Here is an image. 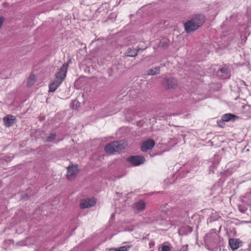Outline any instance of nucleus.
I'll list each match as a JSON object with an SVG mask.
<instances>
[{"label":"nucleus","instance_id":"26","mask_svg":"<svg viewBox=\"0 0 251 251\" xmlns=\"http://www.w3.org/2000/svg\"><path fill=\"white\" fill-rule=\"evenodd\" d=\"M141 49L140 48H138L137 49H136V50H134L135 51H137V53L138 52V51L141 50Z\"/></svg>","mask_w":251,"mask_h":251},{"label":"nucleus","instance_id":"9","mask_svg":"<svg viewBox=\"0 0 251 251\" xmlns=\"http://www.w3.org/2000/svg\"><path fill=\"white\" fill-rule=\"evenodd\" d=\"M16 119L14 116L11 115H8L5 116L3 119V123L6 127H10L12 126L13 124L16 122Z\"/></svg>","mask_w":251,"mask_h":251},{"label":"nucleus","instance_id":"2","mask_svg":"<svg viewBox=\"0 0 251 251\" xmlns=\"http://www.w3.org/2000/svg\"><path fill=\"white\" fill-rule=\"evenodd\" d=\"M127 145V144L125 140L116 141L107 145L104 148V150L107 153H112L125 149Z\"/></svg>","mask_w":251,"mask_h":251},{"label":"nucleus","instance_id":"15","mask_svg":"<svg viewBox=\"0 0 251 251\" xmlns=\"http://www.w3.org/2000/svg\"><path fill=\"white\" fill-rule=\"evenodd\" d=\"M36 81V76L34 74L30 75L27 79V85L29 87L32 86Z\"/></svg>","mask_w":251,"mask_h":251},{"label":"nucleus","instance_id":"5","mask_svg":"<svg viewBox=\"0 0 251 251\" xmlns=\"http://www.w3.org/2000/svg\"><path fill=\"white\" fill-rule=\"evenodd\" d=\"M127 160L134 166H138L143 164L145 158L141 155H133L127 158Z\"/></svg>","mask_w":251,"mask_h":251},{"label":"nucleus","instance_id":"14","mask_svg":"<svg viewBox=\"0 0 251 251\" xmlns=\"http://www.w3.org/2000/svg\"><path fill=\"white\" fill-rule=\"evenodd\" d=\"M160 67H156L153 69H149L147 71V75H155L160 73Z\"/></svg>","mask_w":251,"mask_h":251},{"label":"nucleus","instance_id":"20","mask_svg":"<svg viewBox=\"0 0 251 251\" xmlns=\"http://www.w3.org/2000/svg\"><path fill=\"white\" fill-rule=\"evenodd\" d=\"M161 251H171V248L169 246L162 244Z\"/></svg>","mask_w":251,"mask_h":251},{"label":"nucleus","instance_id":"30","mask_svg":"<svg viewBox=\"0 0 251 251\" xmlns=\"http://www.w3.org/2000/svg\"><path fill=\"white\" fill-rule=\"evenodd\" d=\"M154 245V243H152V244H150V245Z\"/></svg>","mask_w":251,"mask_h":251},{"label":"nucleus","instance_id":"12","mask_svg":"<svg viewBox=\"0 0 251 251\" xmlns=\"http://www.w3.org/2000/svg\"><path fill=\"white\" fill-rule=\"evenodd\" d=\"M61 83V81L54 79L49 85V91L50 92H54Z\"/></svg>","mask_w":251,"mask_h":251},{"label":"nucleus","instance_id":"17","mask_svg":"<svg viewBox=\"0 0 251 251\" xmlns=\"http://www.w3.org/2000/svg\"><path fill=\"white\" fill-rule=\"evenodd\" d=\"M170 41L168 39H164L160 41L159 46L161 48L167 49L169 46Z\"/></svg>","mask_w":251,"mask_h":251},{"label":"nucleus","instance_id":"24","mask_svg":"<svg viewBox=\"0 0 251 251\" xmlns=\"http://www.w3.org/2000/svg\"><path fill=\"white\" fill-rule=\"evenodd\" d=\"M220 71L222 73H226V72H227V69L225 68H222L221 69H220Z\"/></svg>","mask_w":251,"mask_h":251},{"label":"nucleus","instance_id":"10","mask_svg":"<svg viewBox=\"0 0 251 251\" xmlns=\"http://www.w3.org/2000/svg\"><path fill=\"white\" fill-rule=\"evenodd\" d=\"M229 245L230 248L234 250L237 249L239 246L240 244H241V242L238 239L235 238H230L228 240Z\"/></svg>","mask_w":251,"mask_h":251},{"label":"nucleus","instance_id":"27","mask_svg":"<svg viewBox=\"0 0 251 251\" xmlns=\"http://www.w3.org/2000/svg\"><path fill=\"white\" fill-rule=\"evenodd\" d=\"M239 210L242 212V213H244L245 212V211L244 210H243V209H240Z\"/></svg>","mask_w":251,"mask_h":251},{"label":"nucleus","instance_id":"28","mask_svg":"<svg viewBox=\"0 0 251 251\" xmlns=\"http://www.w3.org/2000/svg\"><path fill=\"white\" fill-rule=\"evenodd\" d=\"M73 108H74V109H75V108H76V105H75V104H73Z\"/></svg>","mask_w":251,"mask_h":251},{"label":"nucleus","instance_id":"7","mask_svg":"<svg viewBox=\"0 0 251 251\" xmlns=\"http://www.w3.org/2000/svg\"><path fill=\"white\" fill-rule=\"evenodd\" d=\"M155 145V142L153 140L149 139L144 141L141 146V151L146 152L151 150Z\"/></svg>","mask_w":251,"mask_h":251},{"label":"nucleus","instance_id":"13","mask_svg":"<svg viewBox=\"0 0 251 251\" xmlns=\"http://www.w3.org/2000/svg\"><path fill=\"white\" fill-rule=\"evenodd\" d=\"M238 117L232 114L227 113L223 115L222 120L224 122L234 121Z\"/></svg>","mask_w":251,"mask_h":251},{"label":"nucleus","instance_id":"23","mask_svg":"<svg viewBox=\"0 0 251 251\" xmlns=\"http://www.w3.org/2000/svg\"><path fill=\"white\" fill-rule=\"evenodd\" d=\"M22 199L24 200H26L28 199V195L27 194H25L22 196Z\"/></svg>","mask_w":251,"mask_h":251},{"label":"nucleus","instance_id":"4","mask_svg":"<svg viewBox=\"0 0 251 251\" xmlns=\"http://www.w3.org/2000/svg\"><path fill=\"white\" fill-rule=\"evenodd\" d=\"M68 67V63H64L55 74V79H57L59 81L62 82L66 76V73L67 72Z\"/></svg>","mask_w":251,"mask_h":251},{"label":"nucleus","instance_id":"3","mask_svg":"<svg viewBox=\"0 0 251 251\" xmlns=\"http://www.w3.org/2000/svg\"><path fill=\"white\" fill-rule=\"evenodd\" d=\"M162 84L166 89H175L178 86V81L175 77L166 76L162 79Z\"/></svg>","mask_w":251,"mask_h":251},{"label":"nucleus","instance_id":"22","mask_svg":"<svg viewBox=\"0 0 251 251\" xmlns=\"http://www.w3.org/2000/svg\"><path fill=\"white\" fill-rule=\"evenodd\" d=\"M117 17V15L115 13H111L109 16V18L110 19H114V18H116Z\"/></svg>","mask_w":251,"mask_h":251},{"label":"nucleus","instance_id":"1","mask_svg":"<svg viewBox=\"0 0 251 251\" xmlns=\"http://www.w3.org/2000/svg\"><path fill=\"white\" fill-rule=\"evenodd\" d=\"M204 23V16L197 15L184 24L185 31L189 33L196 30Z\"/></svg>","mask_w":251,"mask_h":251},{"label":"nucleus","instance_id":"31","mask_svg":"<svg viewBox=\"0 0 251 251\" xmlns=\"http://www.w3.org/2000/svg\"><path fill=\"white\" fill-rule=\"evenodd\" d=\"M154 245V243H152V244H150V245Z\"/></svg>","mask_w":251,"mask_h":251},{"label":"nucleus","instance_id":"18","mask_svg":"<svg viewBox=\"0 0 251 251\" xmlns=\"http://www.w3.org/2000/svg\"><path fill=\"white\" fill-rule=\"evenodd\" d=\"M56 134L55 133H50L48 136L46 137V142H51L55 139Z\"/></svg>","mask_w":251,"mask_h":251},{"label":"nucleus","instance_id":"19","mask_svg":"<svg viewBox=\"0 0 251 251\" xmlns=\"http://www.w3.org/2000/svg\"><path fill=\"white\" fill-rule=\"evenodd\" d=\"M130 248L129 246H124L115 249L116 251H126Z\"/></svg>","mask_w":251,"mask_h":251},{"label":"nucleus","instance_id":"29","mask_svg":"<svg viewBox=\"0 0 251 251\" xmlns=\"http://www.w3.org/2000/svg\"><path fill=\"white\" fill-rule=\"evenodd\" d=\"M154 245V243H152V244H150V245Z\"/></svg>","mask_w":251,"mask_h":251},{"label":"nucleus","instance_id":"25","mask_svg":"<svg viewBox=\"0 0 251 251\" xmlns=\"http://www.w3.org/2000/svg\"><path fill=\"white\" fill-rule=\"evenodd\" d=\"M250 197H251V193H247L245 196V198H250Z\"/></svg>","mask_w":251,"mask_h":251},{"label":"nucleus","instance_id":"11","mask_svg":"<svg viewBox=\"0 0 251 251\" xmlns=\"http://www.w3.org/2000/svg\"><path fill=\"white\" fill-rule=\"evenodd\" d=\"M133 208L137 212L142 211L145 209L146 204L143 201H140L135 203L133 205Z\"/></svg>","mask_w":251,"mask_h":251},{"label":"nucleus","instance_id":"6","mask_svg":"<svg viewBox=\"0 0 251 251\" xmlns=\"http://www.w3.org/2000/svg\"><path fill=\"white\" fill-rule=\"evenodd\" d=\"M96 203V199L94 198L82 200L80 203V207L82 209L90 208Z\"/></svg>","mask_w":251,"mask_h":251},{"label":"nucleus","instance_id":"21","mask_svg":"<svg viewBox=\"0 0 251 251\" xmlns=\"http://www.w3.org/2000/svg\"><path fill=\"white\" fill-rule=\"evenodd\" d=\"M5 20V18L3 17H0V28L3 25V23Z\"/></svg>","mask_w":251,"mask_h":251},{"label":"nucleus","instance_id":"8","mask_svg":"<svg viewBox=\"0 0 251 251\" xmlns=\"http://www.w3.org/2000/svg\"><path fill=\"white\" fill-rule=\"evenodd\" d=\"M77 165H72L67 167V178L71 180L74 179L75 177L76 174L77 172Z\"/></svg>","mask_w":251,"mask_h":251},{"label":"nucleus","instance_id":"16","mask_svg":"<svg viewBox=\"0 0 251 251\" xmlns=\"http://www.w3.org/2000/svg\"><path fill=\"white\" fill-rule=\"evenodd\" d=\"M125 55L130 57H135L137 55V51H135L131 48H128L126 51Z\"/></svg>","mask_w":251,"mask_h":251}]
</instances>
